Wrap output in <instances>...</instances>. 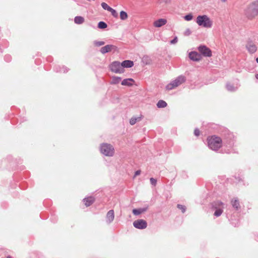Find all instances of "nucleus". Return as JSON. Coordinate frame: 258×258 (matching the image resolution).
<instances>
[{"mask_svg":"<svg viewBox=\"0 0 258 258\" xmlns=\"http://www.w3.org/2000/svg\"><path fill=\"white\" fill-rule=\"evenodd\" d=\"M244 15L249 20H252L258 15V1L252 2L246 7Z\"/></svg>","mask_w":258,"mask_h":258,"instance_id":"1","label":"nucleus"},{"mask_svg":"<svg viewBox=\"0 0 258 258\" xmlns=\"http://www.w3.org/2000/svg\"><path fill=\"white\" fill-rule=\"evenodd\" d=\"M134 82L133 79L128 78L123 80L121 84L123 86H132Z\"/></svg>","mask_w":258,"mask_h":258,"instance_id":"18","label":"nucleus"},{"mask_svg":"<svg viewBox=\"0 0 258 258\" xmlns=\"http://www.w3.org/2000/svg\"><path fill=\"white\" fill-rule=\"evenodd\" d=\"M94 201L95 199L92 197L86 198L83 200L84 204L87 207H89L91 205L94 203Z\"/></svg>","mask_w":258,"mask_h":258,"instance_id":"19","label":"nucleus"},{"mask_svg":"<svg viewBox=\"0 0 258 258\" xmlns=\"http://www.w3.org/2000/svg\"><path fill=\"white\" fill-rule=\"evenodd\" d=\"M148 209V206H147L146 207L142 208H139V209H134L133 210V213L135 215H139L145 212H146Z\"/></svg>","mask_w":258,"mask_h":258,"instance_id":"17","label":"nucleus"},{"mask_svg":"<svg viewBox=\"0 0 258 258\" xmlns=\"http://www.w3.org/2000/svg\"><path fill=\"white\" fill-rule=\"evenodd\" d=\"M141 117H132L130 120V123L131 125H134L137 122L141 120Z\"/></svg>","mask_w":258,"mask_h":258,"instance_id":"24","label":"nucleus"},{"mask_svg":"<svg viewBox=\"0 0 258 258\" xmlns=\"http://www.w3.org/2000/svg\"><path fill=\"white\" fill-rule=\"evenodd\" d=\"M198 49L201 55H203L205 57H210L212 56V51L210 48L204 45H200Z\"/></svg>","mask_w":258,"mask_h":258,"instance_id":"8","label":"nucleus"},{"mask_svg":"<svg viewBox=\"0 0 258 258\" xmlns=\"http://www.w3.org/2000/svg\"><path fill=\"white\" fill-rule=\"evenodd\" d=\"M122 69L130 68L134 66V62L130 60H125L121 62Z\"/></svg>","mask_w":258,"mask_h":258,"instance_id":"16","label":"nucleus"},{"mask_svg":"<svg viewBox=\"0 0 258 258\" xmlns=\"http://www.w3.org/2000/svg\"><path fill=\"white\" fill-rule=\"evenodd\" d=\"M231 205L234 209L238 210L240 209L239 202L237 198H234L231 201Z\"/></svg>","mask_w":258,"mask_h":258,"instance_id":"15","label":"nucleus"},{"mask_svg":"<svg viewBox=\"0 0 258 258\" xmlns=\"http://www.w3.org/2000/svg\"><path fill=\"white\" fill-rule=\"evenodd\" d=\"M245 47L248 52L250 54L255 53L257 49L256 45L251 40H248L247 41Z\"/></svg>","mask_w":258,"mask_h":258,"instance_id":"9","label":"nucleus"},{"mask_svg":"<svg viewBox=\"0 0 258 258\" xmlns=\"http://www.w3.org/2000/svg\"><path fill=\"white\" fill-rule=\"evenodd\" d=\"M193 16L191 14H188L184 16V19L186 21H190L192 20Z\"/></svg>","mask_w":258,"mask_h":258,"instance_id":"33","label":"nucleus"},{"mask_svg":"<svg viewBox=\"0 0 258 258\" xmlns=\"http://www.w3.org/2000/svg\"><path fill=\"white\" fill-rule=\"evenodd\" d=\"M255 60L256 62L258 63V57L256 58Z\"/></svg>","mask_w":258,"mask_h":258,"instance_id":"41","label":"nucleus"},{"mask_svg":"<svg viewBox=\"0 0 258 258\" xmlns=\"http://www.w3.org/2000/svg\"><path fill=\"white\" fill-rule=\"evenodd\" d=\"M255 76L256 79L258 80V74H256Z\"/></svg>","mask_w":258,"mask_h":258,"instance_id":"39","label":"nucleus"},{"mask_svg":"<svg viewBox=\"0 0 258 258\" xmlns=\"http://www.w3.org/2000/svg\"><path fill=\"white\" fill-rule=\"evenodd\" d=\"M109 69L111 72L116 74H121L124 72V69H122L121 63L117 61L112 62L109 66Z\"/></svg>","mask_w":258,"mask_h":258,"instance_id":"7","label":"nucleus"},{"mask_svg":"<svg viewBox=\"0 0 258 258\" xmlns=\"http://www.w3.org/2000/svg\"><path fill=\"white\" fill-rule=\"evenodd\" d=\"M107 25L104 22L100 21L98 24V27L100 29H105V28H107Z\"/></svg>","mask_w":258,"mask_h":258,"instance_id":"28","label":"nucleus"},{"mask_svg":"<svg viewBox=\"0 0 258 258\" xmlns=\"http://www.w3.org/2000/svg\"><path fill=\"white\" fill-rule=\"evenodd\" d=\"M117 47L115 45L112 44L106 45L105 46L101 47L100 51L102 54H105L106 53L111 51L112 50L115 51L117 50Z\"/></svg>","mask_w":258,"mask_h":258,"instance_id":"11","label":"nucleus"},{"mask_svg":"<svg viewBox=\"0 0 258 258\" xmlns=\"http://www.w3.org/2000/svg\"><path fill=\"white\" fill-rule=\"evenodd\" d=\"M121 78L119 77H113L112 78V81L111 84H118L121 81Z\"/></svg>","mask_w":258,"mask_h":258,"instance_id":"25","label":"nucleus"},{"mask_svg":"<svg viewBox=\"0 0 258 258\" xmlns=\"http://www.w3.org/2000/svg\"><path fill=\"white\" fill-rule=\"evenodd\" d=\"M101 6L104 10H107L108 11H109V9L111 8L106 3L104 2L101 3Z\"/></svg>","mask_w":258,"mask_h":258,"instance_id":"29","label":"nucleus"},{"mask_svg":"<svg viewBox=\"0 0 258 258\" xmlns=\"http://www.w3.org/2000/svg\"><path fill=\"white\" fill-rule=\"evenodd\" d=\"M178 41L177 37L175 36L173 39L170 41V44H176Z\"/></svg>","mask_w":258,"mask_h":258,"instance_id":"35","label":"nucleus"},{"mask_svg":"<svg viewBox=\"0 0 258 258\" xmlns=\"http://www.w3.org/2000/svg\"><path fill=\"white\" fill-rule=\"evenodd\" d=\"M6 258H13L12 256L9 255Z\"/></svg>","mask_w":258,"mask_h":258,"instance_id":"42","label":"nucleus"},{"mask_svg":"<svg viewBox=\"0 0 258 258\" xmlns=\"http://www.w3.org/2000/svg\"><path fill=\"white\" fill-rule=\"evenodd\" d=\"M167 105V103L163 100H159L157 103V106L158 108H164L166 107Z\"/></svg>","mask_w":258,"mask_h":258,"instance_id":"23","label":"nucleus"},{"mask_svg":"<svg viewBox=\"0 0 258 258\" xmlns=\"http://www.w3.org/2000/svg\"><path fill=\"white\" fill-rule=\"evenodd\" d=\"M196 22L199 26L207 28H211L213 26L212 21L206 15L198 16L197 18Z\"/></svg>","mask_w":258,"mask_h":258,"instance_id":"3","label":"nucleus"},{"mask_svg":"<svg viewBox=\"0 0 258 258\" xmlns=\"http://www.w3.org/2000/svg\"><path fill=\"white\" fill-rule=\"evenodd\" d=\"M150 183L152 185L155 186L157 183V180L155 178L152 177L150 179Z\"/></svg>","mask_w":258,"mask_h":258,"instance_id":"34","label":"nucleus"},{"mask_svg":"<svg viewBox=\"0 0 258 258\" xmlns=\"http://www.w3.org/2000/svg\"><path fill=\"white\" fill-rule=\"evenodd\" d=\"M223 203L219 201H217L212 203V207L213 209L215 210V212L214 214L215 216L218 217L221 216L223 211Z\"/></svg>","mask_w":258,"mask_h":258,"instance_id":"6","label":"nucleus"},{"mask_svg":"<svg viewBox=\"0 0 258 258\" xmlns=\"http://www.w3.org/2000/svg\"><path fill=\"white\" fill-rule=\"evenodd\" d=\"M222 2H225L227 0H221Z\"/></svg>","mask_w":258,"mask_h":258,"instance_id":"43","label":"nucleus"},{"mask_svg":"<svg viewBox=\"0 0 258 258\" xmlns=\"http://www.w3.org/2000/svg\"><path fill=\"white\" fill-rule=\"evenodd\" d=\"M223 144H224V146H226V147H227L228 148H231L234 145V142L233 140L227 141L226 142L224 141Z\"/></svg>","mask_w":258,"mask_h":258,"instance_id":"27","label":"nucleus"},{"mask_svg":"<svg viewBox=\"0 0 258 258\" xmlns=\"http://www.w3.org/2000/svg\"><path fill=\"white\" fill-rule=\"evenodd\" d=\"M85 22V19L82 16H76L74 18V22L77 24H82Z\"/></svg>","mask_w":258,"mask_h":258,"instance_id":"20","label":"nucleus"},{"mask_svg":"<svg viewBox=\"0 0 258 258\" xmlns=\"http://www.w3.org/2000/svg\"><path fill=\"white\" fill-rule=\"evenodd\" d=\"M167 23V20L165 19H159L154 22V26L155 27H160L165 25Z\"/></svg>","mask_w":258,"mask_h":258,"instance_id":"14","label":"nucleus"},{"mask_svg":"<svg viewBox=\"0 0 258 258\" xmlns=\"http://www.w3.org/2000/svg\"><path fill=\"white\" fill-rule=\"evenodd\" d=\"M109 10H109V12H110L111 13V15H112L114 17L116 18V17H118V14H117V13L116 11L114 9H112V8H111L110 9H109Z\"/></svg>","mask_w":258,"mask_h":258,"instance_id":"30","label":"nucleus"},{"mask_svg":"<svg viewBox=\"0 0 258 258\" xmlns=\"http://www.w3.org/2000/svg\"><path fill=\"white\" fill-rule=\"evenodd\" d=\"M94 44L96 46H100L104 45L105 42L102 41H94Z\"/></svg>","mask_w":258,"mask_h":258,"instance_id":"31","label":"nucleus"},{"mask_svg":"<svg viewBox=\"0 0 258 258\" xmlns=\"http://www.w3.org/2000/svg\"><path fill=\"white\" fill-rule=\"evenodd\" d=\"M55 71L56 72H63L67 73L68 71V70L64 66L60 67V66H56L55 68Z\"/></svg>","mask_w":258,"mask_h":258,"instance_id":"21","label":"nucleus"},{"mask_svg":"<svg viewBox=\"0 0 258 258\" xmlns=\"http://www.w3.org/2000/svg\"><path fill=\"white\" fill-rule=\"evenodd\" d=\"M114 218V213L113 210H109L106 214V222L108 224L111 223Z\"/></svg>","mask_w":258,"mask_h":258,"instance_id":"13","label":"nucleus"},{"mask_svg":"<svg viewBox=\"0 0 258 258\" xmlns=\"http://www.w3.org/2000/svg\"><path fill=\"white\" fill-rule=\"evenodd\" d=\"M177 207L179 209L181 210V211L183 213H184L185 212V211H186V207L185 206H184L183 205H180V204H178Z\"/></svg>","mask_w":258,"mask_h":258,"instance_id":"32","label":"nucleus"},{"mask_svg":"<svg viewBox=\"0 0 258 258\" xmlns=\"http://www.w3.org/2000/svg\"><path fill=\"white\" fill-rule=\"evenodd\" d=\"M227 153H230V151L229 149L226 152Z\"/></svg>","mask_w":258,"mask_h":258,"instance_id":"40","label":"nucleus"},{"mask_svg":"<svg viewBox=\"0 0 258 258\" xmlns=\"http://www.w3.org/2000/svg\"><path fill=\"white\" fill-rule=\"evenodd\" d=\"M5 58L6 60L7 61H9L11 60V57L9 55L5 56Z\"/></svg>","mask_w":258,"mask_h":258,"instance_id":"37","label":"nucleus"},{"mask_svg":"<svg viewBox=\"0 0 258 258\" xmlns=\"http://www.w3.org/2000/svg\"><path fill=\"white\" fill-rule=\"evenodd\" d=\"M185 81V78L183 76H179L174 80L168 84L166 88L167 90H171L178 87Z\"/></svg>","mask_w":258,"mask_h":258,"instance_id":"5","label":"nucleus"},{"mask_svg":"<svg viewBox=\"0 0 258 258\" xmlns=\"http://www.w3.org/2000/svg\"><path fill=\"white\" fill-rule=\"evenodd\" d=\"M226 89L227 90L230 92L235 91L237 89V87H234L232 84L230 83H227L226 84Z\"/></svg>","mask_w":258,"mask_h":258,"instance_id":"22","label":"nucleus"},{"mask_svg":"<svg viewBox=\"0 0 258 258\" xmlns=\"http://www.w3.org/2000/svg\"><path fill=\"white\" fill-rule=\"evenodd\" d=\"M133 225L137 229H144L147 227V223L143 219H138L133 222Z\"/></svg>","mask_w":258,"mask_h":258,"instance_id":"10","label":"nucleus"},{"mask_svg":"<svg viewBox=\"0 0 258 258\" xmlns=\"http://www.w3.org/2000/svg\"><path fill=\"white\" fill-rule=\"evenodd\" d=\"M200 132L199 131V130L198 128H196L194 131V135L197 136V137H198L199 135H200Z\"/></svg>","mask_w":258,"mask_h":258,"instance_id":"36","label":"nucleus"},{"mask_svg":"<svg viewBox=\"0 0 258 258\" xmlns=\"http://www.w3.org/2000/svg\"><path fill=\"white\" fill-rule=\"evenodd\" d=\"M100 151L106 156L112 157L114 154V147L110 144L103 143L100 146Z\"/></svg>","mask_w":258,"mask_h":258,"instance_id":"4","label":"nucleus"},{"mask_svg":"<svg viewBox=\"0 0 258 258\" xmlns=\"http://www.w3.org/2000/svg\"><path fill=\"white\" fill-rule=\"evenodd\" d=\"M189 58L195 61H200L202 59V56L200 53L197 51H191L189 53Z\"/></svg>","mask_w":258,"mask_h":258,"instance_id":"12","label":"nucleus"},{"mask_svg":"<svg viewBox=\"0 0 258 258\" xmlns=\"http://www.w3.org/2000/svg\"><path fill=\"white\" fill-rule=\"evenodd\" d=\"M140 173H141V171L140 170L136 171L135 173V176L140 175Z\"/></svg>","mask_w":258,"mask_h":258,"instance_id":"38","label":"nucleus"},{"mask_svg":"<svg viewBox=\"0 0 258 258\" xmlns=\"http://www.w3.org/2000/svg\"><path fill=\"white\" fill-rule=\"evenodd\" d=\"M127 17H128L127 14L125 12H124L123 11H121L120 12V19L121 20H125L127 18Z\"/></svg>","mask_w":258,"mask_h":258,"instance_id":"26","label":"nucleus"},{"mask_svg":"<svg viewBox=\"0 0 258 258\" xmlns=\"http://www.w3.org/2000/svg\"><path fill=\"white\" fill-rule=\"evenodd\" d=\"M208 147L214 151L218 150L222 146V140L220 137L215 136L208 138Z\"/></svg>","mask_w":258,"mask_h":258,"instance_id":"2","label":"nucleus"}]
</instances>
